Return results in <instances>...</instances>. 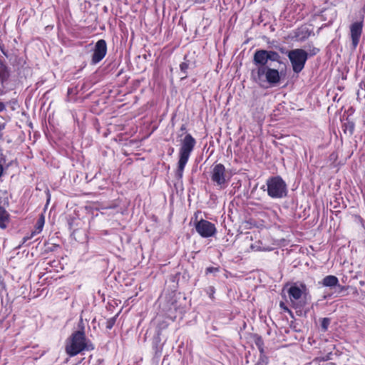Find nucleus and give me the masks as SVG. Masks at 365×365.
Instances as JSON below:
<instances>
[{
  "label": "nucleus",
  "mask_w": 365,
  "mask_h": 365,
  "mask_svg": "<svg viewBox=\"0 0 365 365\" xmlns=\"http://www.w3.org/2000/svg\"><path fill=\"white\" fill-rule=\"evenodd\" d=\"M256 344L258 346V348H259L260 352L262 353L263 352V349L262 347V339L260 337L257 339V341Z\"/></svg>",
  "instance_id": "22"
},
{
  "label": "nucleus",
  "mask_w": 365,
  "mask_h": 365,
  "mask_svg": "<svg viewBox=\"0 0 365 365\" xmlns=\"http://www.w3.org/2000/svg\"><path fill=\"white\" fill-rule=\"evenodd\" d=\"M321 284L324 287L331 288L339 285V279L336 276L327 275L322 279Z\"/></svg>",
  "instance_id": "12"
},
{
  "label": "nucleus",
  "mask_w": 365,
  "mask_h": 365,
  "mask_svg": "<svg viewBox=\"0 0 365 365\" xmlns=\"http://www.w3.org/2000/svg\"><path fill=\"white\" fill-rule=\"evenodd\" d=\"M251 78L260 86H262L265 82L275 86L280 81V75L277 69L262 67L252 69Z\"/></svg>",
  "instance_id": "3"
},
{
  "label": "nucleus",
  "mask_w": 365,
  "mask_h": 365,
  "mask_svg": "<svg viewBox=\"0 0 365 365\" xmlns=\"http://www.w3.org/2000/svg\"><path fill=\"white\" fill-rule=\"evenodd\" d=\"M341 292L348 289L349 287L346 286H342L339 284V285L336 286Z\"/></svg>",
  "instance_id": "24"
},
{
  "label": "nucleus",
  "mask_w": 365,
  "mask_h": 365,
  "mask_svg": "<svg viewBox=\"0 0 365 365\" xmlns=\"http://www.w3.org/2000/svg\"><path fill=\"white\" fill-rule=\"evenodd\" d=\"M211 180L220 189H224L227 186L230 178L227 175L224 165L218 163L214 165L211 171Z\"/></svg>",
  "instance_id": "6"
},
{
  "label": "nucleus",
  "mask_w": 365,
  "mask_h": 365,
  "mask_svg": "<svg viewBox=\"0 0 365 365\" xmlns=\"http://www.w3.org/2000/svg\"><path fill=\"white\" fill-rule=\"evenodd\" d=\"M9 222V214L6 209L0 205V228L5 229Z\"/></svg>",
  "instance_id": "14"
},
{
  "label": "nucleus",
  "mask_w": 365,
  "mask_h": 365,
  "mask_svg": "<svg viewBox=\"0 0 365 365\" xmlns=\"http://www.w3.org/2000/svg\"><path fill=\"white\" fill-rule=\"evenodd\" d=\"M195 228L196 232L203 238L213 237L217 232L215 225L211 222L203 219L195 222Z\"/></svg>",
  "instance_id": "7"
},
{
  "label": "nucleus",
  "mask_w": 365,
  "mask_h": 365,
  "mask_svg": "<svg viewBox=\"0 0 365 365\" xmlns=\"http://www.w3.org/2000/svg\"><path fill=\"white\" fill-rule=\"evenodd\" d=\"M195 145L196 140L190 133H187L182 140L181 145L179 149L178 168L175 173V175L178 179L182 178L185 165L189 160Z\"/></svg>",
  "instance_id": "1"
},
{
  "label": "nucleus",
  "mask_w": 365,
  "mask_h": 365,
  "mask_svg": "<svg viewBox=\"0 0 365 365\" xmlns=\"http://www.w3.org/2000/svg\"><path fill=\"white\" fill-rule=\"evenodd\" d=\"M279 307L281 308V309H282L285 312H287L289 314L292 313L291 310L287 307V306L283 302H279Z\"/></svg>",
  "instance_id": "20"
},
{
  "label": "nucleus",
  "mask_w": 365,
  "mask_h": 365,
  "mask_svg": "<svg viewBox=\"0 0 365 365\" xmlns=\"http://www.w3.org/2000/svg\"><path fill=\"white\" fill-rule=\"evenodd\" d=\"M93 344L87 340L83 331L73 332L66 346V351L70 356H74L83 351L93 350Z\"/></svg>",
  "instance_id": "2"
},
{
  "label": "nucleus",
  "mask_w": 365,
  "mask_h": 365,
  "mask_svg": "<svg viewBox=\"0 0 365 365\" xmlns=\"http://www.w3.org/2000/svg\"><path fill=\"white\" fill-rule=\"evenodd\" d=\"M267 54L268 61H276V62L280 63L281 56L277 52H276L274 51H267Z\"/></svg>",
  "instance_id": "16"
},
{
  "label": "nucleus",
  "mask_w": 365,
  "mask_h": 365,
  "mask_svg": "<svg viewBox=\"0 0 365 365\" xmlns=\"http://www.w3.org/2000/svg\"><path fill=\"white\" fill-rule=\"evenodd\" d=\"M3 173H4V168H3L2 165L0 163V178L2 176Z\"/></svg>",
  "instance_id": "27"
},
{
  "label": "nucleus",
  "mask_w": 365,
  "mask_h": 365,
  "mask_svg": "<svg viewBox=\"0 0 365 365\" xmlns=\"http://www.w3.org/2000/svg\"><path fill=\"white\" fill-rule=\"evenodd\" d=\"M5 123H0V140L3 138V133L2 130L5 128Z\"/></svg>",
  "instance_id": "23"
},
{
  "label": "nucleus",
  "mask_w": 365,
  "mask_h": 365,
  "mask_svg": "<svg viewBox=\"0 0 365 365\" xmlns=\"http://www.w3.org/2000/svg\"><path fill=\"white\" fill-rule=\"evenodd\" d=\"M5 109H6V105L3 102L0 101V112H2Z\"/></svg>",
  "instance_id": "25"
},
{
  "label": "nucleus",
  "mask_w": 365,
  "mask_h": 365,
  "mask_svg": "<svg viewBox=\"0 0 365 365\" xmlns=\"http://www.w3.org/2000/svg\"><path fill=\"white\" fill-rule=\"evenodd\" d=\"M363 29V22L356 21L350 26V36L351 39V46L353 49H356L361 36Z\"/></svg>",
  "instance_id": "10"
},
{
  "label": "nucleus",
  "mask_w": 365,
  "mask_h": 365,
  "mask_svg": "<svg viewBox=\"0 0 365 365\" xmlns=\"http://www.w3.org/2000/svg\"><path fill=\"white\" fill-rule=\"evenodd\" d=\"M107 53V43L104 39L98 40L94 46L91 57V63L97 64L101 61Z\"/></svg>",
  "instance_id": "9"
},
{
  "label": "nucleus",
  "mask_w": 365,
  "mask_h": 365,
  "mask_svg": "<svg viewBox=\"0 0 365 365\" xmlns=\"http://www.w3.org/2000/svg\"><path fill=\"white\" fill-rule=\"evenodd\" d=\"M188 63L187 62H182L180 65V68L181 72H182L185 75L187 73V70L188 69ZM186 76H185L183 78H185Z\"/></svg>",
  "instance_id": "19"
},
{
  "label": "nucleus",
  "mask_w": 365,
  "mask_h": 365,
  "mask_svg": "<svg viewBox=\"0 0 365 365\" xmlns=\"http://www.w3.org/2000/svg\"><path fill=\"white\" fill-rule=\"evenodd\" d=\"M287 56L291 62L293 71L300 73L304 68L308 58V53L302 48H295L288 52Z\"/></svg>",
  "instance_id": "5"
},
{
  "label": "nucleus",
  "mask_w": 365,
  "mask_h": 365,
  "mask_svg": "<svg viewBox=\"0 0 365 365\" xmlns=\"http://www.w3.org/2000/svg\"><path fill=\"white\" fill-rule=\"evenodd\" d=\"M318 51H319V49L315 48V49H314V53L315 54V53H317Z\"/></svg>",
  "instance_id": "28"
},
{
  "label": "nucleus",
  "mask_w": 365,
  "mask_h": 365,
  "mask_svg": "<svg viewBox=\"0 0 365 365\" xmlns=\"http://www.w3.org/2000/svg\"><path fill=\"white\" fill-rule=\"evenodd\" d=\"M267 194L272 198H282L287 195V185L279 176L272 177L267 180Z\"/></svg>",
  "instance_id": "4"
},
{
  "label": "nucleus",
  "mask_w": 365,
  "mask_h": 365,
  "mask_svg": "<svg viewBox=\"0 0 365 365\" xmlns=\"http://www.w3.org/2000/svg\"><path fill=\"white\" fill-rule=\"evenodd\" d=\"M211 289H212V292H214V291H213V288H211ZM212 294H213V293H212V294L210 295V297H211V298H212Z\"/></svg>",
  "instance_id": "29"
},
{
  "label": "nucleus",
  "mask_w": 365,
  "mask_h": 365,
  "mask_svg": "<svg viewBox=\"0 0 365 365\" xmlns=\"http://www.w3.org/2000/svg\"><path fill=\"white\" fill-rule=\"evenodd\" d=\"M267 362L266 361L264 356H260L257 362L255 365H267Z\"/></svg>",
  "instance_id": "21"
},
{
  "label": "nucleus",
  "mask_w": 365,
  "mask_h": 365,
  "mask_svg": "<svg viewBox=\"0 0 365 365\" xmlns=\"http://www.w3.org/2000/svg\"><path fill=\"white\" fill-rule=\"evenodd\" d=\"M214 270H217L216 268L214 267H207L206 269L207 272H212Z\"/></svg>",
  "instance_id": "26"
},
{
  "label": "nucleus",
  "mask_w": 365,
  "mask_h": 365,
  "mask_svg": "<svg viewBox=\"0 0 365 365\" xmlns=\"http://www.w3.org/2000/svg\"><path fill=\"white\" fill-rule=\"evenodd\" d=\"M355 124L348 118L343 122L342 129L344 133L351 135L354 131Z\"/></svg>",
  "instance_id": "15"
},
{
  "label": "nucleus",
  "mask_w": 365,
  "mask_h": 365,
  "mask_svg": "<svg viewBox=\"0 0 365 365\" xmlns=\"http://www.w3.org/2000/svg\"><path fill=\"white\" fill-rule=\"evenodd\" d=\"M307 287L304 284L297 286L296 284L291 285L288 289L287 293L289 301L293 307L297 308L299 306V300L302 298V294L306 292Z\"/></svg>",
  "instance_id": "8"
},
{
  "label": "nucleus",
  "mask_w": 365,
  "mask_h": 365,
  "mask_svg": "<svg viewBox=\"0 0 365 365\" xmlns=\"http://www.w3.org/2000/svg\"><path fill=\"white\" fill-rule=\"evenodd\" d=\"M268 62L267 50H256L253 56V63L257 68L267 67L266 65Z\"/></svg>",
  "instance_id": "11"
},
{
  "label": "nucleus",
  "mask_w": 365,
  "mask_h": 365,
  "mask_svg": "<svg viewBox=\"0 0 365 365\" xmlns=\"http://www.w3.org/2000/svg\"><path fill=\"white\" fill-rule=\"evenodd\" d=\"M115 321H116L115 317H111V318L107 319L106 324V329H111L113 327V326L115 323Z\"/></svg>",
  "instance_id": "17"
},
{
  "label": "nucleus",
  "mask_w": 365,
  "mask_h": 365,
  "mask_svg": "<svg viewBox=\"0 0 365 365\" xmlns=\"http://www.w3.org/2000/svg\"><path fill=\"white\" fill-rule=\"evenodd\" d=\"M43 225H44V217H43V216L41 215V217L38 220V221L36 224L35 230L31 232L30 236L24 237V242L30 240L36 234L40 233L43 230Z\"/></svg>",
  "instance_id": "13"
},
{
  "label": "nucleus",
  "mask_w": 365,
  "mask_h": 365,
  "mask_svg": "<svg viewBox=\"0 0 365 365\" xmlns=\"http://www.w3.org/2000/svg\"><path fill=\"white\" fill-rule=\"evenodd\" d=\"M330 321L328 318H323L322 321V328L324 331H327L329 325Z\"/></svg>",
  "instance_id": "18"
}]
</instances>
